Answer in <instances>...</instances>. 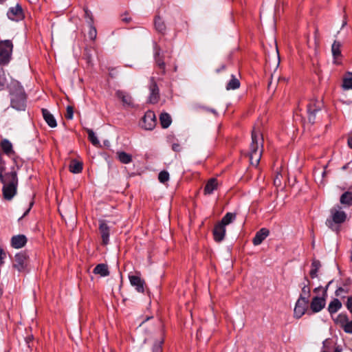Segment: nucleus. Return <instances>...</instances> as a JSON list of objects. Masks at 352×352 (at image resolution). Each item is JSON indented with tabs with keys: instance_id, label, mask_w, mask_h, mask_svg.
<instances>
[{
	"instance_id": "4d7b16f0",
	"label": "nucleus",
	"mask_w": 352,
	"mask_h": 352,
	"mask_svg": "<svg viewBox=\"0 0 352 352\" xmlns=\"http://www.w3.org/2000/svg\"><path fill=\"white\" fill-rule=\"evenodd\" d=\"M104 145H105L106 146H109V142H104Z\"/></svg>"
},
{
	"instance_id": "c9c22d12",
	"label": "nucleus",
	"mask_w": 352,
	"mask_h": 352,
	"mask_svg": "<svg viewBox=\"0 0 352 352\" xmlns=\"http://www.w3.org/2000/svg\"><path fill=\"white\" fill-rule=\"evenodd\" d=\"M164 343V338H161L155 342L153 346V352H162V344Z\"/></svg>"
},
{
	"instance_id": "09e8293b",
	"label": "nucleus",
	"mask_w": 352,
	"mask_h": 352,
	"mask_svg": "<svg viewBox=\"0 0 352 352\" xmlns=\"http://www.w3.org/2000/svg\"><path fill=\"white\" fill-rule=\"evenodd\" d=\"M6 256V253L2 248H0V266L3 263V258Z\"/></svg>"
},
{
	"instance_id": "bf43d9fd",
	"label": "nucleus",
	"mask_w": 352,
	"mask_h": 352,
	"mask_svg": "<svg viewBox=\"0 0 352 352\" xmlns=\"http://www.w3.org/2000/svg\"><path fill=\"white\" fill-rule=\"evenodd\" d=\"M7 0H0V3H4L5 1H6Z\"/></svg>"
},
{
	"instance_id": "8fccbe9b",
	"label": "nucleus",
	"mask_w": 352,
	"mask_h": 352,
	"mask_svg": "<svg viewBox=\"0 0 352 352\" xmlns=\"http://www.w3.org/2000/svg\"><path fill=\"white\" fill-rule=\"evenodd\" d=\"M346 307L351 312H352V296L348 298Z\"/></svg>"
},
{
	"instance_id": "c85d7f7f",
	"label": "nucleus",
	"mask_w": 352,
	"mask_h": 352,
	"mask_svg": "<svg viewBox=\"0 0 352 352\" xmlns=\"http://www.w3.org/2000/svg\"><path fill=\"white\" fill-rule=\"evenodd\" d=\"M240 87L239 80L235 77V76L232 75L231 80L228 82L226 85L227 90L236 89Z\"/></svg>"
},
{
	"instance_id": "ddd939ff",
	"label": "nucleus",
	"mask_w": 352,
	"mask_h": 352,
	"mask_svg": "<svg viewBox=\"0 0 352 352\" xmlns=\"http://www.w3.org/2000/svg\"><path fill=\"white\" fill-rule=\"evenodd\" d=\"M27 265V256L24 253L16 254L14 256L13 267L19 272L24 270Z\"/></svg>"
},
{
	"instance_id": "9b49d317",
	"label": "nucleus",
	"mask_w": 352,
	"mask_h": 352,
	"mask_svg": "<svg viewBox=\"0 0 352 352\" xmlns=\"http://www.w3.org/2000/svg\"><path fill=\"white\" fill-rule=\"evenodd\" d=\"M129 279L132 286L135 287L138 292H144L145 281L139 275H129Z\"/></svg>"
},
{
	"instance_id": "f03ea898",
	"label": "nucleus",
	"mask_w": 352,
	"mask_h": 352,
	"mask_svg": "<svg viewBox=\"0 0 352 352\" xmlns=\"http://www.w3.org/2000/svg\"><path fill=\"white\" fill-rule=\"evenodd\" d=\"M11 105L16 110H25L26 96L23 87L14 82L10 86Z\"/></svg>"
},
{
	"instance_id": "f257e3e1",
	"label": "nucleus",
	"mask_w": 352,
	"mask_h": 352,
	"mask_svg": "<svg viewBox=\"0 0 352 352\" xmlns=\"http://www.w3.org/2000/svg\"><path fill=\"white\" fill-rule=\"evenodd\" d=\"M0 155V179L3 183V195L5 199L11 200L16 195L18 184L16 172L12 165L16 163V157L12 155Z\"/></svg>"
},
{
	"instance_id": "58836bf2",
	"label": "nucleus",
	"mask_w": 352,
	"mask_h": 352,
	"mask_svg": "<svg viewBox=\"0 0 352 352\" xmlns=\"http://www.w3.org/2000/svg\"><path fill=\"white\" fill-rule=\"evenodd\" d=\"M336 322L340 323L341 327H343L349 322V319L346 314H340L338 316Z\"/></svg>"
},
{
	"instance_id": "603ef678",
	"label": "nucleus",
	"mask_w": 352,
	"mask_h": 352,
	"mask_svg": "<svg viewBox=\"0 0 352 352\" xmlns=\"http://www.w3.org/2000/svg\"><path fill=\"white\" fill-rule=\"evenodd\" d=\"M348 145L352 148V136L348 139Z\"/></svg>"
},
{
	"instance_id": "6ab92c4d",
	"label": "nucleus",
	"mask_w": 352,
	"mask_h": 352,
	"mask_svg": "<svg viewBox=\"0 0 352 352\" xmlns=\"http://www.w3.org/2000/svg\"><path fill=\"white\" fill-rule=\"evenodd\" d=\"M27 243V238L23 234H19L12 237L11 245L14 248H21Z\"/></svg>"
},
{
	"instance_id": "c03bdc74",
	"label": "nucleus",
	"mask_w": 352,
	"mask_h": 352,
	"mask_svg": "<svg viewBox=\"0 0 352 352\" xmlns=\"http://www.w3.org/2000/svg\"><path fill=\"white\" fill-rule=\"evenodd\" d=\"M121 20L125 23H129L131 21V17L129 16L127 13H124L121 15Z\"/></svg>"
},
{
	"instance_id": "f3484780",
	"label": "nucleus",
	"mask_w": 352,
	"mask_h": 352,
	"mask_svg": "<svg viewBox=\"0 0 352 352\" xmlns=\"http://www.w3.org/2000/svg\"><path fill=\"white\" fill-rule=\"evenodd\" d=\"M325 306L324 298L314 297L311 302L310 307L313 312L317 313L322 310Z\"/></svg>"
},
{
	"instance_id": "de8ad7c7",
	"label": "nucleus",
	"mask_w": 352,
	"mask_h": 352,
	"mask_svg": "<svg viewBox=\"0 0 352 352\" xmlns=\"http://www.w3.org/2000/svg\"><path fill=\"white\" fill-rule=\"evenodd\" d=\"M85 16L89 19V23L90 24H93L94 19H93V16H92L91 12L89 10H88L87 9H85Z\"/></svg>"
},
{
	"instance_id": "0e129e2a",
	"label": "nucleus",
	"mask_w": 352,
	"mask_h": 352,
	"mask_svg": "<svg viewBox=\"0 0 352 352\" xmlns=\"http://www.w3.org/2000/svg\"><path fill=\"white\" fill-rule=\"evenodd\" d=\"M28 212H29V210H27V212L25 213V214H24V215H25Z\"/></svg>"
},
{
	"instance_id": "7c9ffc66",
	"label": "nucleus",
	"mask_w": 352,
	"mask_h": 352,
	"mask_svg": "<svg viewBox=\"0 0 352 352\" xmlns=\"http://www.w3.org/2000/svg\"><path fill=\"white\" fill-rule=\"evenodd\" d=\"M340 47L341 44L338 41H334L331 47V51L335 58H337L341 55Z\"/></svg>"
},
{
	"instance_id": "a211bd4d",
	"label": "nucleus",
	"mask_w": 352,
	"mask_h": 352,
	"mask_svg": "<svg viewBox=\"0 0 352 352\" xmlns=\"http://www.w3.org/2000/svg\"><path fill=\"white\" fill-rule=\"evenodd\" d=\"M270 232L266 228H261L259 231H258L254 237L252 239V243L254 245H260L265 238L269 235Z\"/></svg>"
},
{
	"instance_id": "2f4dec72",
	"label": "nucleus",
	"mask_w": 352,
	"mask_h": 352,
	"mask_svg": "<svg viewBox=\"0 0 352 352\" xmlns=\"http://www.w3.org/2000/svg\"><path fill=\"white\" fill-rule=\"evenodd\" d=\"M342 87L345 90L352 89V74L349 73L343 79Z\"/></svg>"
},
{
	"instance_id": "b1692460",
	"label": "nucleus",
	"mask_w": 352,
	"mask_h": 352,
	"mask_svg": "<svg viewBox=\"0 0 352 352\" xmlns=\"http://www.w3.org/2000/svg\"><path fill=\"white\" fill-rule=\"evenodd\" d=\"M160 122L162 127L166 129L170 125L172 119L168 113H162L160 116Z\"/></svg>"
},
{
	"instance_id": "052dcab7",
	"label": "nucleus",
	"mask_w": 352,
	"mask_h": 352,
	"mask_svg": "<svg viewBox=\"0 0 352 352\" xmlns=\"http://www.w3.org/2000/svg\"><path fill=\"white\" fill-rule=\"evenodd\" d=\"M346 24V21H344L343 22V23H342V27H344Z\"/></svg>"
},
{
	"instance_id": "f704fd0d",
	"label": "nucleus",
	"mask_w": 352,
	"mask_h": 352,
	"mask_svg": "<svg viewBox=\"0 0 352 352\" xmlns=\"http://www.w3.org/2000/svg\"><path fill=\"white\" fill-rule=\"evenodd\" d=\"M155 61H156V64H157V67L161 69V74L162 75H164L165 73H166L165 63L159 56V54L158 53H156Z\"/></svg>"
},
{
	"instance_id": "ea45409f",
	"label": "nucleus",
	"mask_w": 352,
	"mask_h": 352,
	"mask_svg": "<svg viewBox=\"0 0 352 352\" xmlns=\"http://www.w3.org/2000/svg\"><path fill=\"white\" fill-rule=\"evenodd\" d=\"M97 36V31L96 28L93 25V24H90L89 30L88 32V36L90 40L94 41Z\"/></svg>"
},
{
	"instance_id": "dca6fc26",
	"label": "nucleus",
	"mask_w": 352,
	"mask_h": 352,
	"mask_svg": "<svg viewBox=\"0 0 352 352\" xmlns=\"http://www.w3.org/2000/svg\"><path fill=\"white\" fill-rule=\"evenodd\" d=\"M116 96L122 101L124 106L131 107L133 105L132 97L128 93L122 90H118L116 92Z\"/></svg>"
},
{
	"instance_id": "bb28decb",
	"label": "nucleus",
	"mask_w": 352,
	"mask_h": 352,
	"mask_svg": "<svg viewBox=\"0 0 352 352\" xmlns=\"http://www.w3.org/2000/svg\"><path fill=\"white\" fill-rule=\"evenodd\" d=\"M236 217V215L235 213L227 212L219 223L224 226H226L233 222L235 220Z\"/></svg>"
},
{
	"instance_id": "a878e982",
	"label": "nucleus",
	"mask_w": 352,
	"mask_h": 352,
	"mask_svg": "<svg viewBox=\"0 0 352 352\" xmlns=\"http://www.w3.org/2000/svg\"><path fill=\"white\" fill-rule=\"evenodd\" d=\"M321 267L320 261L314 259L311 263V269L310 270V276L311 278H314L318 276V272Z\"/></svg>"
},
{
	"instance_id": "5701e85b",
	"label": "nucleus",
	"mask_w": 352,
	"mask_h": 352,
	"mask_svg": "<svg viewBox=\"0 0 352 352\" xmlns=\"http://www.w3.org/2000/svg\"><path fill=\"white\" fill-rule=\"evenodd\" d=\"M94 273L96 274H99L101 276H107L109 274V271L106 264L100 263L95 267L94 269Z\"/></svg>"
},
{
	"instance_id": "4468645a",
	"label": "nucleus",
	"mask_w": 352,
	"mask_h": 352,
	"mask_svg": "<svg viewBox=\"0 0 352 352\" xmlns=\"http://www.w3.org/2000/svg\"><path fill=\"white\" fill-rule=\"evenodd\" d=\"M226 226L221 224L219 222L217 223L213 229V236L216 242H221L224 239L226 235Z\"/></svg>"
},
{
	"instance_id": "6e6d98bb",
	"label": "nucleus",
	"mask_w": 352,
	"mask_h": 352,
	"mask_svg": "<svg viewBox=\"0 0 352 352\" xmlns=\"http://www.w3.org/2000/svg\"><path fill=\"white\" fill-rule=\"evenodd\" d=\"M320 289H321V287H316V288L314 289V292H318V291H319Z\"/></svg>"
},
{
	"instance_id": "864d4df0",
	"label": "nucleus",
	"mask_w": 352,
	"mask_h": 352,
	"mask_svg": "<svg viewBox=\"0 0 352 352\" xmlns=\"http://www.w3.org/2000/svg\"><path fill=\"white\" fill-rule=\"evenodd\" d=\"M332 283V281H329V283L327 284V285L326 286V288L324 289V295H327V290L328 289V287L330 285V284Z\"/></svg>"
},
{
	"instance_id": "7ed1b4c3",
	"label": "nucleus",
	"mask_w": 352,
	"mask_h": 352,
	"mask_svg": "<svg viewBox=\"0 0 352 352\" xmlns=\"http://www.w3.org/2000/svg\"><path fill=\"white\" fill-rule=\"evenodd\" d=\"M251 154H263V137L259 126H254L252 131V142L250 144Z\"/></svg>"
},
{
	"instance_id": "393cba45",
	"label": "nucleus",
	"mask_w": 352,
	"mask_h": 352,
	"mask_svg": "<svg viewBox=\"0 0 352 352\" xmlns=\"http://www.w3.org/2000/svg\"><path fill=\"white\" fill-rule=\"evenodd\" d=\"M310 282L309 279L305 277V282L303 283V287L302 288V293L300 297L305 298L306 301H309L308 298L310 296V287H309Z\"/></svg>"
},
{
	"instance_id": "3c124183",
	"label": "nucleus",
	"mask_w": 352,
	"mask_h": 352,
	"mask_svg": "<svg viewBox=\"0 0 352 352\" xmlns=\"http://www.w3.org/2000/svg\"><path fill=\"white\" fill-rule=\"evenodd\" d=\"M4 85H5L4 79L0 76V90L3 89Z\"/></svg>"
},
{
	"instance_id": "e2e57ef3",
	"label": "nucleus",
	"mask_w": 352,
	"mask_h": 352,
	"mask_svg": "<svg viewBox=\"0 0 352 352\" xmlns=\"http://www.w3.org/2000/svg\"><path fill=\"white\" fill-rule=\"evenodd\" d=\"M2 294V292H1V289H0V296H1Z\"/></svg>"
},
{
	"instance_id": "cd10ccee",
	"label": "nucleus",
	"mask_w": 352,
	"mask_h": 352,
	"mask_svg": "<svg viewBox=\"0 0 352 352\" xmlns=\"http://www.w3.org/2000/svg\"><path fill=\"white\" fill-rule=\"evenodd\" d=\"M342 307V303L338 299H334L332 300L328 307V310L330 314H334L337 312Z\"/></svg>"
},
{
	"instance_id": "79ce46f5",
	"label": "nucleus",
	"mask_w": 352,
	"mask_h": 352,
	"mask_svg": "<svg viewBox=\"0 0 352 352\" xmlns=\"http://www.w3.org/2000/svg\"><path fill=\"white\" fill-rule=\"evenodd\" d=\"M74 116V109L72 106H67L66 109L65 118L72 120Z\"/></svg>"
},
{
	"instance_id": "5fc2aeb1",
	"label": "nucleus",
	"mask_w": 352,
	"mask_h": 352,
	"mask_svg": "<svg viewBox=\"0 0 352 352\" xmlns=\"http://www.w3.org/2000/svg\"><path fill=\"white\" fill-rule=\"evenodd\" d=\"M334 352H342V349L340 346H336L335 348Z\"/></svg>"
},
{
	"instance_id": "e433bc0d",
	"label": "nucleus",
	"mask_w": 352,
	"mask_h": 352,
	"mask_svg": "<svg viewBox=\"0 0 352 352\" xmlns=\"http://www.w3.org/2000/svg\"><path fill=\"white\" fill-rule=\"evenodd\" d=\"M158 179L161 183L165 184L169 180V173L166 170L161 171L158 175Z\"/></svg>"
},
{
	"instance_id": "6e6552de",
	"label": "nucleus",
	"mask_w": 352,
	"mask_h": 352,
	"mask_svg": "<svg viewBox=\"0 0 352 352\" xmlns=\"http://www.w3.org/2000/svg\"><path fill=\"white\" fill-rule=\"evenodd\" d=\"M149 90L148 102L151 104L157 103L160 100L159 88L153 77L150 79Z\"/></svg>"
},
{
	"instance_id": "c756f323",
	"label": "nucleus",
	"mask_w": 352,
	"mask_h": 352,
	"mask_svg": "<svg viewBox=\"0 0 352 352\" xmlns=\"http://www.w3.org/2000/svg\"><path fill=\"white\" fill-rule=\"evenodd\" d=\"M340 202L342 204L352 206V192H346L343 193L340 197Z\"/></svg>"
},
{
	"instance_id": "20e7f679",
	"label": "nucleus",
	"mask_w": 352,
	"mask_h": 352,
	"mask_svg": "<svg viewBox=\"0 0 352 352\" xmlns=\"http://www.w3.org/2000/svg\"><path fill=\"white\" fill-rule=\"evenodd\" d=\"M331 217L326 221V225L333 231L338 232L340 224L344 223L346 219V214L344 211L335 208L331 210Z\"/></svg>"
},
{
	"instance_id": "423d86ee",
	"label": "nucleus",
	"mask_w": 352,
	"mask_h": 352,
	"mask_svg": "<svg viewBox=\"0 0 352 352\" xmlns=\"http://www.w3.org/2000/svg\"><path fill=\"white\" fill-rule=\"evenodd\" d=\"M157 124L156 116L152 111H147L142 119L141 126L146 130H153Z\"/></svg>"
},
{
	"instance_id": "2eb2a0df",
	"label": "nucleus",
	"mask_w": 352,
	"mask_h": 352,
	"mask_svg": "<svg viewBox=\"0 0 352 352\" xmlns=\"http://www.w3.org/2000/svg\"><path fill=\"white\" fill-rule=\"evenodd\" d=\"M69 170L74 174L80 173L83 169V162L79 159H72L68 165Z\"/></svg>"
},
{
	"instance_id": "f8f14e48",
	"label": "nucleus",
	"mask_w": 352,
	"mask_h": 352,
	"mask_svg": "<svg viewBox=\"0 0 352 352\" xmlns=\"http://www.w3.org/2000/svg\"><path fill=\"white\" fill-rule=\"evenodd\" d=\"M98 229L102 237V244H108L109 241L110 228L104 220H100Z\"/></svg>"
},
{
	"instance_id": "a18cd8bd",
	"label": "nucleus",
	"mask_w": 352,
	"mask_h": 352,
	"mask_svg": "<svg viewBox=\"0 0 352 352\" xmlns=\"http://www.w3.org/2000/svg\"><path fill=\"white\" fill-rule=\"evenodd\" d=\"M172 150L175 153L182 151V146L178 143H174L172 144Z\"/></svg>"
},
{
	"instance_id": "680f3d73",
	"label": "nucleus",
	"mask_w": 352,
	"mask_h": 352,
	"mask_svg": "<svg viewBox=\"0 0 352 352\" xmlns=\"http://www.w3.org/2000/svg\"><path fill=\"white\" fill-rule=\"evenodd\" d=\"M278 178L276 177L275 179H274V183L276 184V182H278Z\"/></svg>"
},
{
	"instance_id": "9d476101",
	"label": "nucleus",
	"mask_w": 352,
	"mask_h": 352,
	"mask_svg": "<svg viewBox=\"0 0 352 352\" xmlns=\"http://www.w3.org/2000/svg\"><path fill=\"white\" fill-rule=\"evenodd\" d=\"M309 301L305 300V298L299 297L294 307V316L300 318L305 314L307 307Z\"/></svg>"
},
{
	"instance_id": "a19ab883",
	"label": "nucleus",
	"mask_w": 352,
	"mask_h": 352,
	"mask_svg": "<svg viewBox=\"0 0 352 352\" xmlns=\"http://www.w3.org/2000/svg\"><path fill=\"white\" fill-rule=\"evenodd\" d=\"M117 160L122 164H128L131 162V155H116Z\"/></svg>"
},
{
	"instance_id": "0eeeda50",
	"label": "nucleus",
	"mask_w": 352,
	"mask_h": 352,
	"mask_svg": "<svg viewBox=\"0 0 352 352\" xmlns=\"http://www.w3.org/2000/svg\"><path fill=\"white\" fill-rule=\"evenodd\" d=\"M322 104L318 100H312L307 106L308 119L311 123L316 121V114L321 110Z\"/></svg>"
},
{
	"instance_id": "37998d69",
	"label": "nucleus",
	"mask_w": 352,
	"mask_h": 352,
	"mask_svg": "<svg viewBox=\"0 0 352 352\" xmlns=\"http://www.w3.org/2000/svg\"><path fill=\"white\" fill-rule=\"evenodd\" d=\"M342 328L346 333H352V321L346 322Z\"/></svg>"
},
{
	"instance_id": "4c0bfd02",
	"label": "nucleus",
	"mask_w": 352,
	"mask_h": 352,
	"mask_svg": "<svg viewBox=\"0 0 352 352\" xmlns=\"http://www.w3.org/2000/svg\"><path fill=\"white\" fill-rule=\"evenodd\" d=\"M252 166H257L261 160V155H245Z\"/></svg>"
},
{
	"instance_id": "49530a36",
	"label": "nucleus",
	"mask_w": 352,
	"mask_h": 352,
	"mask_svg": "<svg viewBox=\"0 0 352 352\" xmlns=\"http://www.w3.org/2000/svg\"><path fill=\"white\" fill-rule=\"evenodd\" d=\"M348 292H349L348 289L342 288V287H339L336 291V295L339 296H341L343 293L346 294Z\"/></svg>"
},
{
	"instance_id": "1a4fd4ad",
	"label": "nucleus",
	"mask_w": 352,
	"mask_h": 352,
	"mask_svg": "<svg viewBox=\"0 0 352 352\" xmlns=\"http://www.w3.org/2000/svg\"><path fill=\"white\" fill-rule=\"evenodd\" d=\"M7 15L10 19L13 21H19L24 18L23 10L19 4L10 8L7 12Z\"/></svg>"
},
{
	"instance_id": "473e14b6",
	"label": "nucleus",
	"mask_w": 352,
	"mask_h": 352,
	"mask_svg": "<svg viewBox=\"0 0 352 352\" xmlns=\"http://www.w3.org/2000/svg\"><path fill=\"white\" fill-rule=\"evenodd\" d=\"M88 138L89 141L96 146L100 145V142L96 137L95 133L91 129H87Z\"/></svg>"
},
{
	"instance_id": "aec40b11",
	"label": "nucleus",
	"mask_w": 352,
	"mask_h": 352,
	"mask_svg": "<svg viewBox=\"0 0 352 352\" xmlns=\"http://www.w3.org/2000/svg\"><path fill=\"white\" fill-rule=\"evenodd\" d=\"M42 113L45 121L52 128L56 126L57 123L54 116L46 109H42Z\"/></svg>"
},
{
	"instance_id": "412c9836",
	"label": "nucleus",
	"mask_w": 352,
	"mask_h": 352,
	"mask_svg": "<svg viewBox=\"0 0 352 352\" xmlns=\"http://www.w3.org/2000/svg\"><path fill=\"white\" fill-rule=\"evenodd\" d=\"M217 180L214 178H212L208 180V182L206 183L205 187H204V194L205 195H210L213 192V191L217 188Z\"/></svg>"
},
{
	"instance_id": "13d9d810",
	"label": "nucleus",
	"mask_w": 352,
	"mask_h": 352,
	"mask_svg": "<svg viewBox=\"0 0 352 352\" xmlns=\"http://www.w3.org/2000/svg\"><path fill=\"white\" fill-rule=\"evenodd\" d=\"M117 154L122 155V154H126V153L125 152L122 151V152L117 153Z\"/></svg>"
},
{
	"instance_id": "4be33fe9",
	"label": "nucleus",
	"mask_w": 352,
	"mask_h": 352,
	"mask_svg": "<svg viewBox=\"0 0 352 352\" xmlns=\"http://www.w3.org/2000/svg\"><path fill=\"white\" fill-rule=\"evenodd\" d=\"M0 149L5 154H10L13 152L12 144L7 139H3L0 142Z\"/></svg>"
},
{
	"instance_id": "39448f33",
	"label": "nucleus",
	"mask_w": 352,
	"mask_h": 352,
	"mask_svg": "<svg viewBox=\"0 0 352 352\" xmlns=\"http://www.w3.org/2000/svg\"><path fill=\"white\" fill-rule=\"evenodd\" d=\"M13 45L10 41L0 42V65H6L10 60Z\"/></svg>"
},
{
	"instance_id": "72a5a7b5",
	"label": "nucleus",
	"mask_w": 352,
	"mask_h": 352,
	"mask_svg": "<svg viewBox=\"0 0 352 352\" xmlns=\"http://www.w3.org/2000/svg\"><path fill=\"white\" fill-rule=\"evenodd\" d=\"M155 27L156 30L160 32H163L166 29L164 23L159 16L156 17L155 19Z\"/></svg>"
}]
</instances>
